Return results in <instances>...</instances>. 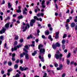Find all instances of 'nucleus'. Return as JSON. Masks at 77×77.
I'll return each instance as SVG.
<instances>
[{"label":"nucleus","instance_id":"obj_56","mask_svg":"<svg viewBox=\"0 0 77 77\" xmlns=\"http://www.w3.org/2000/svg\"><path fill=\"white\" fill-rule=\"evenodd\" d=\"M42 8H45V5H42Z\"/></svg>","mask_w":77,"mask_h":77},{"label":"nucleus","instance_id":"obj_58","mask_svg":"<svg viewBox=\"0 0 77 77\" xmlns=\"http://www.w3.org/2000/svg\"><path fill=\"white\" fill-rule=\"evenodd\" d=\"M66 22L67 23H69V22H70V20H69V19H67Z\"/></svg>","mask_w":77,"mask_h":77},{"label":"nucleus","instance_id":"obj_48","mask_svg":"<svg viewBox=\"0 0 77 77\" xmlns=\"http://www.w3.org/2000/svg\"><path fill=\"white\" fill-rule=\"evenodd\" d=\"M20 63L21 64H23V61L22 60H20Z\"/></svg>","mask_w":77,"mask_h":77},{"label":"nucleus","instance_id":"obj_30","mask_svg":"<svg viewBox=\"0 0 77 77\" xmlns=\"http://www.w3.org/2000/svg\"><path fill=\"white\" fill-rule=\"evenodd\" d=\"M25 48H26V49H27V50H29V47L28 45H25Z\"/></svg>","mask_w":77,"mask_h":77},{"label":"nucleus","instance_id":"obj_42","mask_svg":"<svg viewBox=\"0 0 77 77\" xmlns=\"http://www.w3.org/2000/svg\"><path fill=\"white\" fill-rule=\"evenodd\" d=\"M15 57V54L14 53L12 54V57Z\"/></svg>","mask_w":77,"mask_h":77},{"label":"nucleus","instance_id":"obj_19","mask_svg":"<svg viewBox=\"0 0 77 77\" xmlns=\"http://www.w3.org/2000/svg\"><path fill=\"white\" fill-rule=\"evenodd\" d=\"M23 18V15H20L17 17L18 19H22Z\"/></svg>","mask_w":77,"mask_h":77},{"label":"nucleus","instance_id":"obj_29","mask_svg":"<svg viewBox=\"0 0 77 77\" xmlns=\"http://www.w3.org/2000/svg\"><path fill=\"white\" fill-rule=\"evenodd\" d=\"M60 68L61 70L63 69V65L62 64L60 65Z\"/></svg>","mask_w":77,"mask_h":77},{"label":"nucleus","instance_id":"obj_32","mask_svg":"<svg viewBox=\"0 0 77 77\" xmlns=\"http://www.w3.org/2000/svg\"><path fill=\"white\" fill-rule=\"evenodd\" d=\"M23 41H24V39H23V38H21L20 40V43H22L23 42Z\"/></svg>","mask_w":77,"mask_h":77},{"label":"nucleus","instance_id":"obj_13","mask_svg":"<svg viewBox=\"0 0 77 77\" xmlns=\"http://www.w3.org/2000/svg\"><path fill=\"white\" fill-rule=\"evenodd\" d=\"M66 63L67 65H69V63H70V61L69 60V59H67L66 60Z\"/></svg>","mask_w":77,"mask_h":77},{"label":"nucleus","instance_id":"obj_52","mask_svg":"<svg viewBox=\"0 0 77 77\" xmlns=\"http://www.w3.org/2000/svg\"><path fill=\"white\" fill-rule=\"evenodd\" d=\"M42 37L43 39H45V36L44 35H42Z\"/></svg>","mask_w":77,"mask_h":77},{"label":"nucleus","instance_id":"obj_62","mask_svg":"<svg viewBox=\"0 0 77 77\" xmlns=\"http://www.w3.org/2000/svg\"><path fill=\"white\" fill-rule=\"evenodd\" d=\"M37 17H41V14L38 13L37 15Z\"/></svg>","mask_w":77,"mask_h":77},{"label":"nucleus","instance_id":"obj_40","mask_svg":"<svg viewBox=\"0 0 77 77\" xmlns=\"http://www.w3.org/2000/svg\"><path fill=\"white\" fill-rule=\"evenodd\" d=\"M55 7L57 9H58V6H57V4L55 3Z\"/></svg>","mask_w":77,"mask_h":77},{"label":"nucleus","instance_id":"obj_25","mask_svg":"<svg viewBox=\"0 0 77 77\" xmlns=\"http://www.w3.org/2000/svg\"><path fill=\"white\" fill-rule=\"evenodd\" d=\"M17 44H18V42L17 41H15L13 45L14 46H15V45H17Z\"/></svg>","mask_w":77,"mask_h":77},{"label":"nucleus","instance_id":"obj_34","mask_svg":"<svg viewBox=\"0 0 77 77\" xmlns=\"http://www.w3.org/2000/svg\"><path fill=\"white\" fill-rule=\"evenodd\" d=\"M54 65L55 67H58V64L57 63H54Z\"/></svg>","mask_w":77,"mask_h":77},{"label":"nucleus","instance_id":"obj_53","mask_svg":"<svg viewBox=\"0 0 77 77\" xmlns=\"http://www.w3.org/2000/svg\"><path fill=\"white\" fill-rule=\"evenodd\" d=\"M48 27H51V24H48Z\"/></svg>","mask_w":77,"mask_h":77},{"label":"nucleus","instance_id":"obj_36","mask_svg":"<svg viewBox=\"0 0 77 77\" xmlns=\"http://www.w3.org/2000/svg\"><path fill=\"white\" fill-rule=\"evenodd\" d=\"M44 75L43 77H48V76H47V73H45L44 74Z\"/></svg>","mask_w":77,"mask_h":77},{"label":"nucleus","instance_id":"obj_44","mask_svg":"<svg viewBox=\"0 0 77 77\" xmlns=\"http://www.w3.org/2000/svg\"><path fill=\"white\" fill-rule=\"evenodd\" d=\"M55 39H57L59 38V35H55Z\"/></svg>","mask_w":77,"mask_h":77},{"label":"nucleus","instance_id":"obj_33","mask_svg":"<svg viewBox=\"0 0 77 77\" xmlns=\"http://www.w3.org/2000/svg\"><path fill=\"white\" fill-rule=\"evenodd\" d=\"M20 75L18 73H17L15 75V77H20Z\"/></svg>","mask_w":77,"mask_h":77},{"label":"nucleus","instance_id":"obj_14","mask_svg":"<svg viewBox=\"0 0 77 77\" xmlns=\"http://www.w3.org/2000/svg\"><path fill=\"white\" fill-rule=\"evenodd\" d=\"M48 39H50L51 41H53V39L51 38V35H49L48 37Z\"/></svg>","mask_w":77,"mask_h":77},{"label":"nucleus","instance_id":"obj_26","mask_svg":"<svg viewBox=\"0 0 77 77\" xmlns=\"http://www.w3.org/2000/svg\"><path fill=\"white\" fill-rule=\"evenodd\" d=\"M13 70V69H8V72H9L10 73V72H12Z\"/></svg>","mask_w":77,"mask_h":77},{"label":"nucleus","instance_id":"obj_7","mask_svg":"<svg viewBox=\"0 0 77 77\" xmlns=\"http://www.w3.org/2000/svg\"><path fill=\"white\" fill-rule=\"evenodd\" d=\"M19 69L21 70L22 71H26L27 69H28V68L26 67L24 69V67L22 68V66H20L19 68Z\"/></svg>","mask_w":77,"mask_h":77},{"label":"nucleus","instance_id":"obj_64","mask_svg":"<svg viewBox=\"0 0 77 77\" xmlns=\"http://www.w3.org/2000/svg\"><path fill=\"white\" fill-rule=\"evenodd\" d=\"M17 17V14H14L13 15V17Z\"/></svg>","mask_w":77,"mask_h":77},{"label":"nucleus","instance_id":"obj_35","mask_svg":"<svg viewBox=\"0 0 77 77\" xmlns=\"http://www.w3.org/2000/svg\"><path fill=\"white\" fill-rule=\"evenodd\" d=\"M59 32H56L55 33V35L56 36H59Z\"/></svg>","mask_w":77,"mask_h":77},{"label":"nucleus","instance_id":"obj_17","mask_svg":"<svg viewBox=\"0 0 77 77\" xmlns=\"http://www.w3.org/2000/svg\"><path fill=\"white\" fill-rule=\"evenodd\" d=\"M30 38H31V39L33 38V37H32V36L31 35H30L29 36H28L27 38V39H29Z\"/></svg>","mask_w":77,"mask_h":77},{"label":"nucleus","instance_id":"obj_47","mask_svg":"<svg viewBox=\"0 0 77 77\" xmlns=\"http://www.w3.org/2000/svg\"><path fill=\"white\" fill-rule=\"evenodd\" d=\"M5 3V0H3L2 1V3H1V5H4Z\"/></svg>","mask_w":77,"mask_h":77},{"label":"nucleus","instance_id":"obj_55","mask_svg":"<svg viewBox=\"0 0 77 77\" xmlns=\"http://www.w3.org/2000/svg\"><path fill=\"white\" fill-rule=\"evenodd\" d=\"M35 42H37V43H38L39 42V39H35Z\"/></svg>","mask_w":77,"mask_h":77},{"label":"nucleus","instance_id":"obj_63","mask_svg":"<svg viewBox=\"0 0 77 77\" xmlns=\"http://www.w3.org/2000/svg\"><path fill=\"white\" fill-rule=\"evenodd\" d=\"M56 53V54H59L60 53V52L59 51H57Z\"/></svg>","mask_w":77,"mask_h":77},{"label":"nucleus","instance_id":"obj_57","mask_svg":"<svg viewBox=\"0 0 77 77\" xmlns=\"http://www.w3.org/2000/svg\"><path fill=\"white\" fill-rule=\"evenodd\" d=\"M41 16H42V17H44V13H42L40 14Z\"/></svg>","mask_w":77,"mask_h":77},{"label":"nucleus","instance_id":"obj_27","mask_svg":"<svg viewBox=\"0 0 77 77\" xmlns=\"http://www.w3.org/2000/svg\"><path fill=\"white\" fill-rule=\"evenodd\" d=\"M62 48H63V50H65V46L64 45H62Z\"/></svg>","mask_w":77,"mask_h":77},{"label":"nucleus","instance_id":"obj_9","mask_svg":"<svg viewBox=\"0 0 77 77\" xmlns=\"http://www.w3.org/2000/svg\"><path fill=\"white\" fill-rule=\"evenodd\" d=\"M34 18L35 19V20H36L38 21H39V20L40 21H42V18H39H39L37 17L36 16H34Z\"/></svg>","mask_w":77,"mask_h":77},{"label":"nucleus","instance_id":"obj_41","mask_svg":"<svg viewBox=\"0 0 77 77\" xmlns=\"http://www.w3.org/2000/svg\"><path fill=\"white\" fill-rule=\"evenodd\" d=\"M17 50V47L15 46L14 47V51H16V50Z\"/></svg>","mask_w":77,"mask_h":77},{"label":"nucleus","instance_id":"obj_38","mask_svg":"<svg viewBox=\"0 0 77 77\" xmlns=\"http://www.w3.org/2000/svg\"><path fill=\"white\" fill-rule=\"evenodd\" d=\"M10 20V17H9V16L7 17V18L5 19V20H6V21H7V20Z\"/></svg>","mask_w":77,"mask_h":77},{"label":"nucleus","instance_id":"obj_59","mask_svg":"<svg viewBox=\"0 0 77 77\" xmlns=\"http://www.w3.org/2000/svg\"><path fill=\"white\" fill-rule=\"evenodd\" d=\"M57 70L59 71V70H60L61 69H60V67H57Z\"/></svg>","mask_w":77,"mask_h":77},{"label":"nucleus","instance_id":"obj_16","mask_svg":"<svg viewBox=\"0 0 77 77\" xmlns=\"http://www.w3.org/2000/svg\"><path fill=\"white\" fill-rule=\"evenodd\" d=\"M66 30H69V26H68V24H66Z\"/></svg>","mask_w":77,"mask_h":77},{"label":"nucleus","instance_id":"obj_22","mask_svg":"<svg viewBox=\"0 0 77 77\" xmlns=\"http://www.w3.org/2000/svg\"><path fill=\"white\" fill-rule=\"evenodd\" d=\"M23 46V44H21V45H17V47L18 48H20V47H22Z\"/></svg>","mask_w":77,"mask_h":77},{"label":"nucleus","instance_id":"obj_12","mask_svg":"<svg viewBox=\"0 0 77 77\" xmlns=\"http://www.w3.org/2000/svg\"><path fill=\"white\" fill-rule=\"evenodd\" d=\"M75 26V23H72L71 24V27L72 28H73Z\"/></svg>","mask_w":77,"mask_h":77},{"label":"nucleus","instance_id":"obj_61","mask_svg":"<svg viewBox=\"0 0 77 77\" xmlns=\"http://www.w3.org/2000/svg\"><path fill=\"white\" fill-rule=\"evenodd\" d=\"M41 61L42 62H44V58L42 57V58Z\"/></svg>","mask_w":77,"mask_h":77},{"label":"nucleus","instance_id":"obj_6","mask_svg":"<svg viewBox=\"0 0 77 77\" xmlns=\"http://www.w3.org/2000/svg\"><path fill=\"white\" fill-rule=\"evenodd\" d=\"M36 22V20L34 19H32L31 20L30 23V25L31 27H33V24Z\"/></svg>","mask_w":77,"mask_h":77},{"label":"nucleus","instance_id":"obj_18","mask_svg":"<svg viewBox=\"0 0 77 77\" xmlns=\"http://www.w3.org/2000/svg\"><path fill=\"white\" fill-rule=\"evenodd\" d=\"M8 9L10 8H11L12 7V5H11V3L9 2L8 3Z\"/></svg>","mask_w":77,"mask_h":77},{"label":"nucleus","instance_id":"obj_24","mask_svg":"<svg viewBox=\"0 0 77 77\" xmlns=\"http://www.w3.org/2000/svg\"><path fill=\"white\" fill-rule=\"evenodd\" d=\"M62 43L63 45H64L65 43V39H63L62 41Z\"/></svg>","mask_w":77,"mask_h":77},{"label":"nucleus","instance_id":"obj_4","mask_svg":"<svg viewBox=\"0 0 77 77\" xmlns=\"http://www.w3.org/2000/svg\"><path fill=\"white\" fill-rule=\"evenodd\" d=\"M52 47L53 48L54 50H56V47H60V45L59 42H57L56 43V44H54L52 45Z\"/></svg>","mask_w":77,"mask_h":77},{"label":"nucleus","instance_id":"obj_2","mask_svg":"<svg viewBox=\"0 0 77 77\" xmlns=\"http://www.w3.org/2000/svg\"><path fill=\"white\" fill-rule=\"evenodd\" d=\"M43 47V45H42V44H39L38 46V49L40 50L39 51L40 54H45V49L44 48H42Z\"/></svg>","mask_w":77,"mask_h":77},{"label":"nucleus","instance_id":"obj_37","mask_svg":"<svg viewBox=\"0 0 77 77\" xmlns=\"http://www.w3.org/2000/svg\"><path fill=\"white\" fill-rule=\"evenodd\" d=\"M12 60L14 62L15 61V58L14 57H12Z\"/></svg>","mask_w":77,"mask_h":77},{"label":"nucleus","instance_id":"obj_21","mask_svg":"<svg viewBox=\"0 0 77 77\" xmlns=\"http://www.w3.org/2000/svg\"><path fill=\"white\" fill-rule=\"evenodd\" d=\"M70 57H71V53H69L66 56V57L67 58H69Z\"/></svg>","mask_w":77,"mask_h":77},{"label":"nucleus","instance_id":"obj_45","mask_svg":"<svg viewBox=\"0 0 77 77\" xmlns=\"http://www.w3.org/2000/svg\"><path fill=\"white\" fill-rule=\"evenodd\" d=\"M23 14H27V12H26V11L23 10Z\"/></svg>","mask_w":77,"mask_h":77},{"label":"nucleus","instance_id":"obj_28","mask_svg":"<svg viewBox=\"0 0 77 77\" xmlns=\"http://www.w3.org/2000/svg\"><path fill=\"white\" fill-rule=\"evenodd\" d=\"M16 12H17L18 13H20L21 12V10H19L18 9V10H16Z\"/></svg>","mask_w":77,"mask_h":77},{"label":"nucleus","instance_id":"obj_50","mask_svg":"<svg viewBox=\"0 0 77 77\" xmlns=\"http://www.w3.org/2000/svg\"><path fill=\"white\" fill-rule=\"evenodd\" d=\"M51 55L50 54H49L48 55V57L49 58H51Z\"/></svg>","mask_w":77,"mask_h":77},{"label":"nucleus","instance_id":"obj_15","mask_svg":"<svg viewBox=\"0 0 77 77\" xmlns=\"http://www.w3.org/2000/svg\"><path fill=\"white\" fill-rule=\"evenodd\" d=\"M18 68V64H16L14 66V68L15 69H16Z\"/></svg>","mask_w":77,"mask_h":77},{"label":"nucleus","instance_id":"obj_49","mask_svg":"<svg viewBox=\"0 0 77 77\" xmlns=\"http://www.w3.org/2000/svg\"><path fill=\"white\" fill-rule=\"evenodd\" d=\"M65 75H66V74H65V73H63L62 75V77H65Z\"/></svg>","mask_w":77,"mask_h":77},{"label":"nucleus","instance_id":"obj_31","mask_svg":"<svg viewBox=\"0 0 77 77\" xmlns=\"http://www.w3.org/2000/svg\"><path fill=\"white\" fill-rule=\"evenodd\" d=\"M67 37V35L66 34H64L63 37V38H65L66 37Z\"/></svg>","mask_w":77,"mask_h":77},{"label":"nucleus","instance_id":"obj_5","mask_svg":"<svg viewBox=\"0 0 77 77\" xmlns=\"http://www.w3.org/2000/svg\"><path fill=\"white\" fill-rule=\"evenodd\" d=\"M27 27L28 29H29V28H30V25H29V23H26V26L25 27V29H23L22 31L23 32H26V30L27 29Z\"/></svg>","mask_w":77,"mask_h":77},{"label":"nucleus","instance_id":"obj_51","mask_svg":"<svg viewBox=\"0 0 77 77\" xmlns=\"http://www.w3.org/2000/svg\"><path fill=\"white\" fill-rule=\"evenodd\" d=\"M16 23L17 24V25H18V24H20V21L19 20H17L16 22Z\"/></svg>","mask_w":77,"mask_h":77},{"label":"nucleus","instance_id":"obj_43","mask_svg":"<svg viewBox=\"0 0 77 77\" xmlns=\"http://www.w3.org/2000/svg\"><path fill=\"white\" fill-rule=\"evenodd\" d=\"M20 62V60L18 59L16 61H15L16 63H18Z\"/></svg>","mask_w":77,"mask_h":77},{"label":"nucleus","instance_id":"obj_46","mask_svg":"<svg viewBox=\"0 0 77 77\" xmlns=\"http://www.w3.org/2000/svg\"><path fill=\"white\" fill-rule=\"evenodd\" d=\"M3 39V36H0V40H2Z\"/></svg>","mask_w":77,"mask_h":77},{"label":"nucleus","instance_id":"obj_54","mask_svg":"<svg viewBox=\"0 0 77 77\" xmlns=\"http://www.w3.org/2000/svg\"><path fill=\"white\" fill-rule=\"evenodd\" d=\"M5 73V71L4 70H2L1 71V74H3Z\"/></svg>","mask_w":77,"mask_h":77},{"label":"nucleus","instance_id":"obj_11","mask_svg":"<svg viewBox=\"0 0 77 77\" xmlns=\"http://www.w3.org/2000/svg\"><path fill=\"white\" fill-rule=\"evenodd\" d=\"M36 54H37V51H34V52L32 53V55L33 56H35Z\"/></svg>","mask_w":77,"mask_h":77},{"label":"nucleus","instance_id":"obj_60","mask_svg":"<svg viewBox=\"0 0 77 77\" xmlns=\"http://www.w3.org/2000/svg\"><path fill=\"white\" fill-rule=\"evenodd\" d=\"M74 61H71L70 62V65H72V64H74Z\"/></svg>","mask_w":77,"mask_h":77},{"label":"nucleus","instance_id":"obj_8","mask_svg":"<svg viewBox=\"0 0 77 77\" xmlns=\"http://www.w3.org/2000/svg\"><path fill=\"white\" fill-rule=\"evenodd\" d=\"M6 30V29L3 28L0 31V34H3V33H5V31Z\"/></svg>","mask_w":77,"mask_h":77},{"label":"nucleus","instance_id":"obj_39","mask_svg":"<svg viewBox=\"0 0 77 77\" xmlns=\"http://www.w3.org/2000/svg\"><path fill=\"white\" fill-rule=\"evenodd\" d=\"M45 1L44 0H43L42 3V5H44V3H45Z\"/></svg>","mask_w":77,"mask_h":77},{"label":"nucleus","instance_id":"obj_10","mask_svg":"<svg viewBox=\"0 0 77 77\" xmlns=\"http://www.w3.org/2000/svg\"><path fill=\"white\" fill-rule=\"evenodd\" d=\"M10 25V22H8L5 24V27L7 28V29H8V28L9 27Z\"/></svg>","mask_w":77,"mask_h":77},{"label":"nucleus","instance_id":"obj_23","mask_svg":"<svg viewBox=\"0 0 77 77\" xmlns=\"http://www.w3.org/2000/svg\"><path fill=\"white\" fill-rule=\"evenodd\" d=\"M49 34H50V32L48 31H47L46 32H45V34L46 35H48Z\"/></svg>","mask_w":77,"mask_h":77},{"label":"nucleus","instance_id":"obj_20","mask_svg":"<svg viewBox=\"0 0 77 77\" xmlns=\"http://www.w3.org/2000/svg\"><path fill=\"white\" fill-rule=\"evenodd\" d=\"M12 64V63L11 61H9L8 62V64L9 65V66H11Z\"/></svg>","mask_w":77,"mask_h":77},{"label":"nucleus","instance_id":"obj_1","mask_svg":"<svg viewBox=\"0 0 77 77\" xmlns=\"http://www.w3.org/2000/svg\"><path fill=\"white\" fill-rule=\"evenodd\" d=\"M23 50L25 51V52H23L22 53L20 54V57H21V58H22V57H24V55H25V59H26V60H29V54L27 53H29V51H28L27 50H26L25 48H23Z\"/></svg>","mask_w":77,"mask_h":77},{"label":"nucleus","instance_id":"obj_3","mask_svg":"<svg viewBox=\"0 0 77 77\" xmlns=\"http://www.w3.org/2000/svg\"><path fill=\"white\" fill-rule=\"evenodd\" d=\"M63 56L62 54H60L59 55L57 54H55L54 55V57L56 59H59L60 60H61L62 57Z\"/></svg>","mask_w":77,"mask_h":77}]
</instances>
